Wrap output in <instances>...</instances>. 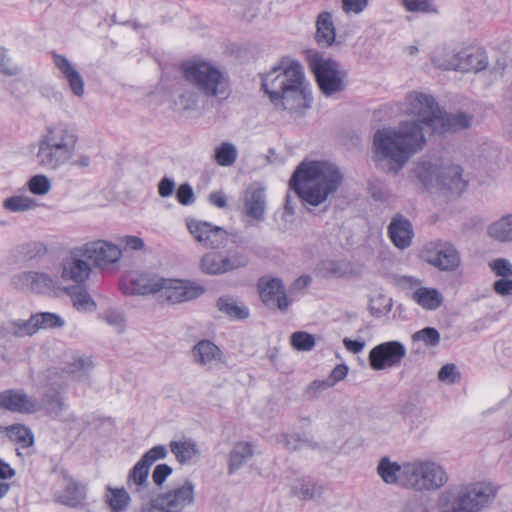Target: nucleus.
Wrapping results in <instances>:
<instances>
[{
    "mask_svg": "<svg viewBox=\"0 0 512 512\" xmlns=\"http://www.w3.org/2000/svg\"><path fill=\"white\" fill-rule=\"evenodd\" d=\"M424 127L416 120H405L397 128L377 130L373 136V160L377 164L387 162V172L397 174L412 155L424 148Z\"/></svg>",
    "mask_w": 512,
    "mask_h": 512,
    "instance_id": "1",
    "label": "nucleus"
},
{
    "mask_svg": "<svg viewBox=\"0 0 512 512\" xmlns=\"http://www.w3.org/2000/svg\"><path fill=\"white\" fill-rule=\"evenodd\" d=\"M262 88L278 109L293 113L310 107L312 97L309 84L297 61L283 59L263 76Z\"/></svg>",
    "mask_w": 512,
    "mask_h": 512,
    "instance_id": "2",
    "label": "nucleus"
},
{
    "mask_svg": "<svg viewBox=\"0 0 512 512\" xmlns=\"http://www.w3.org/2000/svg\"><path fill=\"white\" fill-rule=\"evenodd\" d=\"M343 182L339 167L328 161L300 163L290 179V187L312 206L324 203L333 196Z\"/></svg>",
    "mask_w": 512,
    "mask_h": 512,
    "instance_id": "3",
    "label": "nucleus"
},
{
    "mask_svg": "<svg viewBox=\"0 0 512 512\" xmlns=\"http://www.w3.org/2000/svg\"><path fill=\"white\" fill-rule=\"evenodd\" d=\"M78 136L68 124L59 122L46 127L38 140L36 163L44 170H56L74 155Z\"/></svg>",
    "mask_w": 512,
    "mask_h": 512,
    "instance_id": "4",
    "label": "nucleus"
},
{
    "mask_svg": "<svg viewBox=\"0 0 512 512\" xmlns=\"http://www.w3.org/2000/svg\"><path fill=\"white\" fill-rule=\"evenodd\" d=\"M495 496L494 490L483 483L454 486L438 498L439 512H481Z\"/></svg>",
    "mask_w": 512,
    "mask_h": 512,
    "instance_id": "5",
    "label": "nucleus"
},
{
    "mask_svg": "<svg viewBox=\"0 0 512 512\" xmlns=\"http://www.w3.org/2000/svg\"><path fill=\"white\" fill-rule=\"evenodd\" d=\"M185 79L208 97H219L227 93V78L208 62H193L184 66Z\"/></svg>",
    "mask_w": 512,
    "mask_h": 512,
    "instance_id": "6",
    "label": "nucleus"
},
{
    "mask_svg": "<svg viewBox=\"0 0 512 512\" xmlns=\"http://www.w3.org/2000/svg\"><path fill=\"white\" fill-rule=\"evenodd\" d=\"M407 488L416 491H435L449 480L446 470L434 461L411 462L406 468Z\"/></svg>",
    "mask_w": 512,
    "mask_h": 512,
    "instance_id": "7",
    "label": "nucleus"
},
{
    "mask_svg": "<svg viewBox=\"0 0 512 512\" xmlns=\"http://www.w3.org/2000/svg\"><path fill=\"white\" fill-rule=\"evenodd\" d=\"M441 108L431 94L421 91L408 92L401 104V111L408 116L415 117L432 132L441 121Z\"/></svg>",
    "mask_w": 512,
    "mask_h": 512,
    "instance_id": "8",
    "label": "nucleus"
},
{
    "mask_svg": "<svg viewBox=\"0 0 512 512\" xmlns=\"http://www.w3.org/2000/svg\"><path fill=\"white\" fill-rule=\"evenodd\" d=\"M309 65L325 96H331L345 89L347 73L336 61L315 54L309 59Z\"/></svg>",
    "mask_w": 512,
    "mask_h": 512,
    "instance_id": "9",
    "label": "nucleus"
},
{
    "mask_svg": "<svg viewBox=\"0 0 512 512\" xmlns=\"http://www.w3.org/2000/svg\"><path fill=\"white\" fill-rule=\"evenodd\" d=\"M248 262V256L240 251H232L228 254L212 251L202 256L200 268L205 274L219 275L245 267Z\"/></svg>",
    "mask_w": 512,
    "mask_h": 512,
    "instance_id": "10",
    "label": "nucleus"
},
{
    "mask_svg": "<svg viewBox=\"0 0 512 512\" xmlns=\"http://www.w3.org/2000/svg\"><path fill=\"white\" fill-rule=\"evenodd\" d=\"M421 257L441 271H453L460 265V255L449 242L432 241L421 250Z\"/></svg>",
    "mask_w": 512,
    "mask_h": 512,
    "instance_id": "11",
    "label": "nucleus"
},
{
    "mask_svg": "<svg viewBox=\"0 0 512 512\" xmlns=\"http://www.w3.org/2000/svg\"><path fill=\"white\" fill-rule=\"evenodd\" d=\"M158 299L170 304H178L199 297L204 289L181 279L159 278Z\"/></svg>",
    "mask_w": 512,
    "mask_h": 512,
    "instance_id": "12",
    "label": "nucleus"
},
{
    "mask_svg": "<svg viewBox=\"0 0 512 512\" xmlns=\"http://www.w3.org/2000/svg\"><path fill=\"white\" fill-rule=\"evenodd\" d=\"M433 63L437 68L443 70H458L462 72L481 71L488 65L486 52L481 48L470 47L463 49L457 55L453 56L450 62H442L440 58H433Z\"/></svg>",
    "mask_w": 512,
    "mask_h": 512,
    "instance_id": "13",
    "label": "nucleus"
},
{
    "mask_svg": "<svg viewBox=\"0 0 512 512\" xmlns=\"http://www.w3.org/2000/svg\"><path fill=\"white\" fill-rule=\"evenodd\" d=\"M406 356V348L399 341L381 343L369 352V364L373 370L397 367Z\"/></svg>",
    "mask_w": 512,
    "mask_h": 512,
    "instance_id": "14",
    "label": "nucleus"
},
{
    "mask_svg": "<svg viewBox=\"0 0 512 512\" xmlns=\"http://www.w3.org/2000/svg\"><path fill=\"white\" fill-rule=\"evenodd\" d=\"M187 228L194 239L205 248L220 249L228 241V233L222 227L206 221L188 219Z\"/></svg>",
    "mask_w": 512,
    "mask_h": 512,
    "instance_id": "15",
    "label": "nucleus"
},
{
    "mask_svg": "<svg viewBox=\"0 0 512 512\" xmlns=\"http://www.w3.org/2000/svg\"><path fill=\"white\" fill-rule=\"evenodd\" d=\"M85 258L93 263L96 268L104 269L118 262L122 256L121 249L105 240L90 241L82 246Z\"/></svg>",
    "mask_w": 512,
    "mask_h": 512,
    "instance_id": "16",
    "label": "nucleus"
},
{
    "mask_svg": "<svg viewBox=\"0 0 512 512\" xmlns=\"http://www.w3.org/2000/svg\"><path fill=\"white\" fill-rule=\"evenodd\" d=\"M257 288L261 301L268 308H277L281 311H286L289 308L291 300L287 298L281 279L269 276L261 277L258 280Z\"/></svg>",
    "mask_w": 512,
    "mask_h": 512,
    "instance_id": "17",
    "label": "nucleus"
},
{
    "mask_svg": "<svg viewBox=\"0 0 512 512\" xmlns=\"http://www.w3.org/2000/svg\"><path fill=\"white\" fill-rule=\"evenodd\" d=\"M152 500L168 512H181L194 501V485L186 480L182 485L173 487Z\"/></svg>",
    "mask_w": 512,
    "mask_h": 512,
    "instance_id": "18",
    "label": "nucleus"
},
{
    "mask_svg": "<svg viewBox=\"0 0 512 512\" xmlns=\"http://www.w3.org/2000/svg\"><path fill=\"white\" fill-rule=\"evenodd\" d=\"M84 258L85 255L81 247L72 249L70 254L62 261V279L75 283L85 282L90 277L92 268Z\"/></svg>",
    "mask_w": 512,
    "mask_h": 512,
    "instance_id": "19",
    "label": "nucleus"
},
{
    "mask_svg": "<svg viewBox=\"0 0 512 512\" xmlns=\"http://www.w3.org/2000/svg\"><path fill=\"white\" fill-rule=\"evenodd\" d=\"M0 408L18 413H35L40 409L35 399L21 390H5L0 393Z\"/></svg>",
    "mask_w": 512,
    "mask_h": 512,
    "instance_id": "20",
    "label": "nucleus"
},
{
    "mask_svg": "<svg viewBox=\"0 0 512 512\" xmlns=\"http://www.w3.org/2000/svg\"><path fill=\"white\" fill-rule=\"evenodd\" d=\"M52 59L55 67L61 73L63 78L68 82L69 88L76 97L84 95V79L73 64L66 56L52 53Z\"/></svg>",
    "mask_w": 512,
    "mask_h": 512,
    "instance_id": "21",
    "label": "nucleus"
},
{
    "mask_svg": "<svg viewBox=\"0 0 512 512\" xmlns=\"http://www.w3.org/2000/svg\"><path fill=\"white\" fill-rule=\"evenodd\" d=\"M388 235L395 247L404 250L412 244L413 226L403 215L396 214L388 225Z\"/></svg>",
    "mask_w": 512,
    "mask_h": 512,
    "instance_id": "22",
    "label": "nucleus"
},
{
    "mask_svg": "<svg viewBox=\"0 0 512 512\" xmlns=\"http://www.w3.org/2000/svg\"><path fill=\"white\" fill-rule=\"evenodd\" d=\"M167 450H147L140 461L131 470L128 477V485L134 484L137 486V491L140 487L147 484V477L150 466L157 460L166 457Z\"/></svg>",
    "mask_w": 512,
    "mask_h": 512,
    "instance_id": "23",
    "label": "nucleus"
},
{
    "mask_svg": "<svg viewBox=\"0 0 512 512\" xmlns=\"http://www.w3.org/2000/svg\"><path fill=\"white\" fill-rule=\"evenodd\" d=\"M410 462L402 465L382 457L377 466V473L386 484H395L407 488L406 468Z\"/></svg>",
    "mask_w": 512,
    "mask_h": 512,
    "instance_id": "24",
    "label": "nucleus"
},
{
    "mask_svg": "<svg viewBox=\"0 0 512 512\" xmlns=\"http://www.w3.org/2000/svg\"><path fill=\"white\" fill-rule=\"evenodd\" d=\"M266 209V200L264 189L251 185L245 192L244 210L248 217L262 221L264 219Z\"/></svg>",
    "mask_w": 512,
    "mask_h": 512,
    "instance_id": "25",
    "label": "nucleus"
},
{
    "mask_svg": "<svg viewBox=\"0 0 512 512\" xmlns=\"http://www.w3.org/2000/svg\"><path fill=\"white\" fill-rule=\"evenodd\" d=\"M441 161L438 159H421L413 170L416 178L424 187L439 185Z\"/></svg>",
    "mask_w": 512,
    "mask_h": 512,
    "instance_id": "26",
    "label": "nucleus"
},
{
    "mask_svg": "<svg viewBox=\"0 0 512 512\" xmlns=\"http://www.w3.org/2000/svg\"><path fill=\"white\" fill-rule=\"evenodd\" d=\"M15 279L17 284L20 283L36 293H45L55 287L53 278L46 273L27 271L17 275Z\"/></svg>",
    "mask_w": 512,
    "mask_h": 512,
    "instance_id": "27",
    "label": "nucleus"
},
{
    "mask_svg": "<svg viewBox=\"0 0 512 512\" xmlns=\"http://www.w3.org/2000/svg\"><path fill=\"white\" fill-rule=\"evenodd\" d=\"M441 122L434 127L433 133L457 132L469 128L472 125L473 116L465 112L447 114L441 110Z\"/></svg>",
    "mask_w": 512,
    "mask_h": 512,
    "instance_id": "28",
    "label": "nucleus"
},
{
    "mask_svg": "<svg viewBox=\"0 0 512 512\" xmlns=\"http://www.w3.org/2000/svg\"><path fill=\"white\" fill-rule=\"evenodd\" d=\"M192 356L196 363L210 368L221 361L222 352L213 342L201 340L193 346Z\"/></svg>",
    "mask_w": 512,
    "mask_h": 512,
    "instance_id": "29",
    "label": "nucleus"
},
{
    "mask_svg": "<svg viewBox=\"0 0 512 512\" xmlns=\"http://www.w3.org/2000/svg\"><path fill=\"white\" fill-rule=\"evenodd\" d=\"M462 172V168L458 165L444 166L441 162L439 185L452 192H462L466 186V182L462 178Z\"/></svg>",
    "mask_w": 512,
    "mask_h": 512,
    "instance_id": "30",
    "label": "nucleus"
},
{
    "mask_svg": "<svg viewBox=\"0 0 512 512\" xmlns=\"http://www.w3.org/2000/svg\"><path fill=\"white\" fill-rule=\"evenodd\" d=\"M335 26L330 12L320 13L316 20V41L321 46H331L335 42Z\"/></svg>",
    "mask_w": 512,
    "mask_h": 512,
    "instance_id": "31",
    "label": "nucleus"
},
{
    "mask_svg": "<svg viewBox=\"0 0 512 512\" xmlns=\"http://www.w3.org/2000/svg\"><path fill=\"white\" fill-rule=\"evenodd\" d=\"M159 278H148L143 275L133 277L129 285L123 286L125 294L146 295L156 294L159 290Z\"/></svg>",
    "mask_w": 512,
    "mask_h": 512,
    "instance_id": "32",
    "label": "nucleus"
},
{
    "mask_svg": "<svg viewBox=\"0 0 512 512\" xmlns=\"http://www.w3.org/2000/svg\"><path fill=\"white\" fill-rule=\"evenodd\" d=\"M85 495V487L70 478L62 494L58 496V502L76 508L82 505Z\"/></svg>",
    "mask_w": 512,
    "mask_h": 512,
    "instance_id": "33",
    "label": "nucleus"
},
{
    "mask_svg": "<svg viewBox=\"0 0 512 512\" xmlns=\"http://www.w3.org/2000/svg\"><path fill=\"white\" fill-rule=\"evenodd\" d=\"M104 502L111 512H124L130 506L131 497L123 487L113 488L108 485Z\"/></svg>",
    "mask_w": 512,
    "mask_h": 512,
    "instance_id": "34",
    "label": "nucleus"
},
{
    "mask_svg": "<svg viewBox=\"0 0 512 512\" xmlns=\"http://www.w3.org/2000/svg\"><path fill=\"white\" fill-rule=\"evenodd\" d=\"M291 491L300 500H313L322 496L324 486L311 479H301L292 486Z\"/></svg>",
    "mask_w": 512,
    "mask_h": 512,
    "instance_id": "35",
    "label": "nucleus"
},
{
    "mask_svg": "<svg viewBox=\"0 0 512 512\" xmlns=\"http://www.w3.org/2000/svg\"><path fill=\"white\" fill-rule=\"evenodd\" d=\"M412 299L426 310H435L442 304V296L434 288L420 287L413 292Z\"/></svg>",
    "mask_w": 512,
    "mask_h": 512,
    "instance_id": "36",
    "label": "nucleus"
},
{
    "mask_svg": "<svg viewBox=\"0 0 512 512\" xmlns=\"http://www.w3.org/2000/svg\"><path fill=\"white\" fill-rule=\"evenodd\" d=\"M488 235L499 241H512V215H506L488 227Z\"/></svg>",
    "mask_w": 512,
    "mask_h": 512,
    "instance_id": "37",
    "label": "nucleus"
},
{
    "mask_svg": "<svg viewBox=\"0 0 512 512\" xmlns=\"http://www.w3.org/2000/svg\"><path fill=\"white\" fill-rule=\"evenodd\" d=\"M217 307L219 311L232 319L243 320L249 316V310L229 296L220 297L217 300Z\"/></svg>",
    "mask_w": 512,
    "mask_h": 512,
    "instance_id": "38",
    "label": "nucleus"
},
{
    "mask_svg": "<svg viewBox=\"0 0 512 512\" xmlns=\"http://www.w3.org/2000/svg\"><path fill=\"white\" fill-rule=\"evenodd\" d=\"M318 273L322 277L342 278L348 274V265L341 261L324 260L318 266Z\"/></svg>",
    "mask_w": 512,
    "mask_h": 512,
    "instance_id": "39",
    "label": "nucleus"
},
{
    "mask_svg": "<svg viewBox=\"0 0 512 512\" xmlns=\"http://www.w3.org/2000/svg\"><path fill=\"white\" fill-rule=\"evenodd\" d=\"M3 207L10 212H25L37 207V202L27 196H12L3 201Z\"/></svg>",
    "mask_w": 512,
    "mask_h": 512,
    "instance_id": "40",
    "label": "nucleus"
},
{
    "mask_svg": "<svg viewBox=\"0 0 512 512\" xmlns=\"http://www.w3.org/2000/svg\"><path fill=\"white\" fill-rule=\"evenodd\" d=\"M70 295L73 305L78 311L92 312L96 309V304L86 289L75 287Z\"/></svg>",
    "mask_w": 512,
    "mask_h": 512,
    "instance_id": "41",
    "label": "nucleus"
},
{
    "mask_svg": "<svg viewBox=\"0 0 512 512\" xmlns=\"http://www.w3.org/2000/svg\"><path fill=\"white\" fill-rule=\"evenodd\" d=\"M8 438L15 444L28 448L33 445V434L24 425H13L7 429Z\"/></svg>",
    "mask_w": 512,
    "mask_h": 512,
    "instance_id": "42",
    "label": "nucleus"
},
{
    "mask_svg": "<svg viewBox=\"0 0 512 512\" xmlns=\"http://www.w3.org/2000/svg\"><path fill=\"white\" fill-rule=\"evenodd\" d=\"M41 407L50 415L58 416L65 408L64 400L59 391L47 392L41 400Z\"/></svg>",
    "mask_w": 512,
    "mask_h": 512,
    "instance_id": "43",
    "label": "nucleus"
},
{
    "mask_svg": "<svg viewBox=\"0 0 512 512\" xmlns=\"http://www.w3.org/2000/svg\"><path fill=\"white\" fill-rule=\"evenodd\" d=\"M238 152L236 146L229 142H224L215 149L214 159L220 166H231L237 159Z\"/></svg>",
    "mask_w": 512,
    "mask_h": 512,
    "instance_id": "44",
    "label": "nucleus"
},
{
    "mask_svg": "<svg viewBox=\"0 0 512 512\" xmlns=\"http://www.w3.org/2000/svg\"><path fill=\"white\" fill-rule=\"evenodd\" d=\"M9 322L13 337L19 338L25 336H32L38 332L34 315H31V317L28 320H14Z\"/></svg>",
    "mask_w": 512,
    "mask_h": 512,
    "instance_id": "45",
    "label": "nucleus"
},
{
    "mask_svg": "<svg viewBox=\"0 0 512 512\" xmlns=\"http://www.w3.org/2000/svg\"><path fill=\"white\" fill-rule=\"evenodd\" d=\"M33 315L38 331L41 329L61 328L65 325V320L56 313L41 312Z\"/></svg>",
    "mask_w": 512,
    "mask_h": 512,
    "instance_id": "46",
    "label": "nucleus"
},
{
    "mask_svg": "<svg viewBox=\"0 0 512 512\" xmlns=\"http://www.w3.org/2000/svg\"><path fill=\"white\" fill-rule=\"evenodd\" d=\"M413 342H423L427 347H435L440 343V333L433 327H425L412 335Z\"/></svg>",
    "mask_w": 512,
    "mask_h": 512,
    "instance_id": "47",
    "label": "nucleus"
},
{
    "mask_svg": "<svg viewBox=\"0 0 512 512\" xmlns=\"http://www.w3.org/2000/svg\"><path fill=\"white\" fill-rule=\"evenodd\" d=\"M290 340L291 345L298 351H311L316 344L314 336L304 331L294 332Z\"/></svg>",
    "mask_w": 512,
    "mask_h": 512,
    "instance_id": "48",
    "label": "nucleus"
},
{
    "mask_svg": "<svg viewBox=\"0 0 512 512\" xmlns=\"http://www.w3.org/2000/svg\"><path fill=\"white\" fill-rule=\"evenodd\" d=\"M29 191L34 195H46L51 190V182L47 176L38 174L27 183Z\"/></svg>",
    "mask_w": 512,
    "mask_h": 512,
    "instance_id": "49",
    "label": "nucleus"
},
{
    "mask_svg": "<svg viewBox=\"0 0 512 512\" xmlns=\"http://www.w3.org/2000/svg\"><path fill=\"white\" fill-rule=\"evenodd\" d=\"M278 444L290 446L291 448H299L312 445V438L309 435L299 433L284 434L278 441Z\"/></svg>",
    "mask_w": 512,
    "mask_h": 512,
    "instance_id": "50",
    "label": "nucleus"
},
{
    "mask_svg": "<svg viewBox=\"0 0 512 512\" xmlns=\"http://www.w3.org/2000/svg\"><path fill=\"white\" fill-rule=\"evenodd\" d=\"M199 95L197 92L184 89L176 101V105L182 110H195L198 105Z\"/></svg>",
    "mask_w": 512,
    "mask_h": 512,
    "instance_id": "51",
    "label": "nucleus"
},
{
    "mask_svg": "<svg viewBox=\"0 0 512 512\" xmlns=\"http://www.w3.org/2000/svg\"><path fill=\"white\" fill-rule=\"evenodd\" d=\"M253 455V450H233L229 456V473L232 474L242 467Z\"/></svg>",
    "mask_w": 512,
    "mask_h": 512,
    "instance_id": "52",
    "label": "nucleus"
},
{
    "mask_svg": "<svg viewBox=\"0 0 512 512\" xmlns=\"http://www.w3.org/2000/svg\"><path fill=\"white\" fill-rule=\"evenodd\" d=\"M90 368L91 362L80 358L72 363H69L65 368L64 373L72 377L81 379L87 375Z\"/></svg>",
    "mask_w": 512,
    "mask_h": 512,
    "instance_id": "53",
    "label": "nucleus"
},
{
    "mask_svg": "<svg viewBox=\"0 0 512 512\" xmlns=\"http://www.w3.org/2000/svg\"><path fill=\"white\" fill-rule=\"evenodd\" d=\"M490 269L499 277H512V264L505 258H497L489 263Z\"/></svg>",
    "mask_w": 512,
    "mask_h": 512,
    "instance_id": "54",
    "label": "nucleus"
},
{
    "mask_svg": "<svg viewBox=\"0 0 512 512\" xmlns=\"http://www.w3.org/2000/svg\"><path fill=\"white\" fill-rule=\"evenodd\" d=\"M92 426L103 437L110 436L114 431V421L109 417L95 418Z\"/></svg>",
    "mask_w": 512,
    "mask_h": 512,
    "instance_id": "55",
    "label": "nucleus"
},
{
    "mask_svg": "<svg viewBox=\"0 0 512 512\" xmlns=\"http://www.w3.org/2000/svg\"><path fill=\"white\" fill-rule=\"evenodd\" d=\"M459 378V373L454 364L444 365L438 372V379L442 382L455 383Z\"/></svg>",
    "mask_w": 512,
    "mask_h": 512,
    "instance_id": "56",
    "label": "nucleus"
},
{
    "mask_svg": "<svg viewBox=\"0 0 512 512\" xmlns=\"http://www.w3.org/2000/svg\"><path fill=\"white\" fill-rule=\"evenodd\" d=\"M177 200L182 205H190L194 202V192L192 187L187 184H181L176 192Z\"/></svg>",
    "mask_w": 512,
    "mask_h": 512,
    "instance_id": "57",
    "label": "nucleus"
},
{
    "mask_svg": "<svg viewBox=\"0 0 512 512\" xmlns=\"http://www.w3.org/2000/svg\"><path fill=\"white\" fill-rule=\"evenodd\" d=\"M368 5V0H342V9L345 13H361Z\"/></svg>",
    "mask_w": 512,
    "mask_h": 512,
    "instance_id": "58",
    "label": "nucleus"
},
{
    "mask_svg": "<svg viewBox=\"0 0 512 512\" xmlns=\"http://www.w3.org/2000/svg\"><path fill=\"white\" fill-rule=\"evenodd\" d=\"M101 318L111 326H114L118 330H121L123 327L124 317L122 313L116 310H108L103 313Z\"/></svg>",
    "mask_w": 512,
    "mask_h": 512,
    "instance_id": "59",
    "label": "nucleus"
},
{
    "mask_svg": "<svg viewBox=\"0 0 512 512\" xmlns=\"http://www.w3.org/2000/svg\"><path fill=\"white\" fill-rule=\"evenodd\" d=\"M172 473V468L166 464L157 465L153 471L152 479L154 483L161 486L166 478Z\"/></svg>",
    "mask_w": 512,
    "mask_h": 512,
    "instance_id": "60",
    "label": "nucleus"
},
{
    "mask_svg": "<svg viewBox=\"0 0 512 512\" xmlns=\"http://www.w3.org/2000/svg\"><path fill=\"white\" fill-rule=\"evenodd\" d=\"M181 464H192L199 457V450H171Z\"/></svg>",
    "mask_w": 512,
    "mask_h": 512,
    "instance_id": "61",
    "label": "nucleus"
},
{
    "mask_svg": "<svg viewBox=\"0 0 512 512\" xmlns=\"http://www.w3.org/2000/svg\"><path fill=\"white\" fill-rule=\"evenodd\" d=\"M494 291L501 296L512 295V279L502 278L494 282Z\"/></svg>",
    "mask_w": 512,
    "mask_h": 512,
    "instance_id": "62",
    "label": "nucleus"
},
{
    "mask_svg": "<svg viewBox=\"0 0 512 512\" xmlns=\"http://www.w3.org/2000/svg\"><path fill=\"white\" fill-rule=\"evenodd\" d=\"M403 5L408 11L425 12L428 10V0H402Z\"/></svg>",
    "mask_w": 512,
    "mask_h": 512,
    "instance_id": "63",
    "label": "nucleus"
},
{
    "mask_svg": "<svg viewBox=\"0 0 512 512\" xmlns=\"http://www.w3.org/2000/svg\"><path fill=\"white\" fill-rule=\"evenodd\" d=\"M175 188V182L167 177H164L158 184V193L161 197H169L172 195Z\"/></svg>",
    "mask_w": 512,
    "mask_h": 512,
    "instance_id": "64",
    "label": "nucleus"
}]
</instances>
